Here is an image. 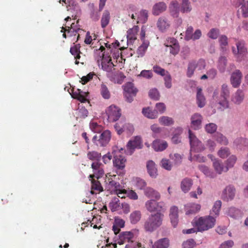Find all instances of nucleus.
Listing matches in <instances>:
<instances>
[{
	"label": "nucleus",
	"instance_id": "nucleus-21",
	"mask_svg": "<svg viewBox=\"0 0 248 248\" xmlns=\"http://www.w3.org/2000/svg\"><path fill=\"white\" fill-rule=\"evenodd\" d=\"M147 172L152 178H156L158 176V170L155 163L152 160L146 162Z\"/></svg>",
	"mask_w": 248,
	"mask_h": 248
},
{
	"label": "nucleus",
	"instance_id": "nucleus-34",
	"mask_svg": "<svg viewBox=\"0 0 248 248\" xmlns=\"http://www.w3.org/2000/svg\"><path fill=\"white\" fill-rule=\"evenodd\" d=\"M151 243L152 244V248H167L170 245L169 240L167 238L160 239L154 244L152 242Z\"/></svg>",
	"mask_w": 248,
	"mask_h": 248
},
{
	"label": "nucleus",
	"instance_id": "nucleus-51",
	"mask_svg": "<svg viewBox=\"0 0 248 248\" xmlns=\"http://www.w3.org/2000/svg\"><path fill=\"white\" fill-rule=\"evenodd\" d=\"M192 8L189 0H182L181 10L183 13H189Z\"/></svg>",
	"mask_w": 248,
	"mask_h": 248
},
{
	"label": "nucleus",
	"instance_id": "nucleus-22",
	"mask_svg": "<svg viewBox=\"0 0 248 248\" xmlns=\"http://www.w3.org/2000/svg\"><path fill=\"white\" fill-rule=\"evenodd\" d=\"M124 91L128 101L131 102L132 99L129 98V97H131V96L135 95L137 92V90L134 87L133 83L129 82L124 86Z\"/></svg>",
	"mask_w": 248,
	"mask_h": 248
},
{
	"label": "nucleus",
	"instance_id": "nucleus-18",
	"mask_svg": "<svg viewBox=\"0 0 248 248\" xmlns=\"http://www.w3.org/2000/svg\"><path fill=\"white\" fill-rule=\"evenodd\" d=\"M164 204L162 202H156L153 200L147 201L145 203L146 209L150 212L160 211L163 208Z\"/></svg>",
	"mask_w": 248,
	"mask_h": 248
},
{
	"label": "nucleus",
	"instance_id": "nucleus-19",
	"mask_svg": "<svg viewBox=\"0 0 248 248\" xmlns=\"http://www.w3.org/2000/svg\"><path fill=\"white\" fill-rule=\"evenodd\" d=\"M178 213L179 209L178 207L175 205L170 207V209L169 217L171 224L174 228L176 227L178 224Z\"/></svg>",
	"mask_w": 248,
	"mask_h": 248
},
{
	"label": "nucleus",
	"instance_id": "nucleus-8",
	"mask_svg": "<svg viewBox=\"0 0 248 248\" xmlns=\"http://www.w3.org/2000/svg\"><path fill=\"white\" fill-rule=\"evenodd\" d=\"M188 134L191 145L190 153L200 152L203 151L205 149L204 145L199 140L191 130H188Z\"/></svg>",
	"mask_w": 248,
	"mask_h": 248
},
{
	"label": "nucleus",
	"instance_id": "nucleus-16",
	"mask_svg": "<svg viewBox=\"0 0 248 248\" xmlns=\"http://www.w3.org/2000/svg\"><path fill=\"white\" fill-rule=\"evenodd\" d=\"M236 48L233 47L232 51L236 58L239 61L245 56L247 53V49L244 46L243 42L239 41L236 44Z\"/></svg>",
	"mask_w": 248,
	"mask_h": 248
},
{
	"label": "nucleus",
	"instance_id": "nucleus-45",
	"mask_svg": "<svg viewBox=\"0 0 248 248\" xmlns=\"http://www.w3.org/2000/svg\"><path fill=\"white\" fill-rule=\"evenodd\" d=\"M109 207L112 212L117 211L120 207L119 197L113 198L109 203Z\"/></svg>",
	"mask_w": 248,
	"mask_h": 248
},
{
	"label": "nucleus",
	"instance_id": "nucleus-26",
	"mask_svg": "<svg viewBox=\"0 0 248 248\" xmlns=\"http://www.w3.org/2000/svg\"><path fill=\"white\" fill-rule=\"evenodd\" d=\"M167 5L164 2H158L153 6L152 13L155 16H158L165 12L167 9Z\"/></svg>",
	"mask_w": 248,
	"mask_h": 248
},
{
	"label": "nucleus",
	"instance_id": "nucleus-49",
	"mask_svg": "<svg viewBox=\"0 0 248 248\" xmlns=\"http://www.w3.org/2000/svg\"><path fill=\"white\" fill-rule=\"evenodd\" d=\"M160 166L167 170H170L172 169L173 164L168 159L163 158L160 162Z\"/></svg>",
	"mask_w": 248,
	"mask_h": 248
},
{
	"label": "nucleus",
	"instance_id": "nucleus-59",
	"mask_svg": "<svg viewBox=\"0 0 248 248\" xmlns=\"http://www.w3.org/2000/svg\"><path fill=\"white\" fill-rule=\"evenodd\" d=\"M90 128L94 133H99L102 130V127L94 121H92L90 123Z\"/></svg>",
	"mask_w": 248,
	"mask_h": 248
},
{
	"label": "nucleus",
	"instance_id": "nucleus-38",
	"mask_svg": "<svg viewBox=\"0 0 248 248\" xmlns=\"http://www.w3.org/2000/svg\"><path fill=\"white\" fill-rule=\"evenodd\" d=\"M244 93L243 92L238 90L237 92L232 96L231 100L236 105L240 104L244 99Z\"/></svg>",
	"mask_w": 248,
	"mask_h": 248
},
{
	"label": "nucleus",
	"instance_id": "nucleus-35",
	"mask_svg": "<svg viewBox=\"0 0 248 248\" xmlns=\"http://www.w3.org/2000/svg\"><path fill=\"white\" fill-rule=\"evenodd\" d=\"M197 103L200 108L204 107L206 103L205 98L202 93V89L200 87L197 88Z\"/></svg>",
	"mask_w": 248,
	"mask_h": 248
},
{
	"label": "nucleus",
	"instance_id": "nucleus-14",
	"mask_svg": "<svg viewBox=\"0 0 248 248\" xmlns=\"http://www.w3.org/2000/svg\"><path fill=\"white\" fill-rule=\"evenodd\" d=\"M203 117L198 113H195L190 117V126L194 130H198L202 128Z\"/></svg>",
	"mask_w": 248,
	"mask_h": 248
},
{
	"label": "nucleus",
	"instance_id": "nucleus-41",
	"mask_svg": "<svg viewBox=\"0 0 248 248\" xmlns=\"http://www.w3.org/2000/svg\"><path fill=\"white\" fill-rule=\"evenodd\" d=\"M144 194L149 198H154L156 200L160 198L159 193L150 187H147L144 189Z\"/></svg>",
	"mask_w": 248,
	"mask_h": 248
},
{
	"label": "nucleus",
	"instance_id": "nucleus-24",
	"mask_svg": "<svg viewBox=\"0 0 248 248\" xmlns=\"http://www.w3.org/2000/svg\"><path fill=\"white\" fill-rule=\"evenodd\" d=\"M131 17L133 19H136L137 23H145L148 18V12L146 10H141L138 14L136 13L135 15L132 14Z\"/></svg>",
	"mask_w": 248,
	"mask_h": 248
},
{
	"label": "nucleus",
	"instance_id": "nucleus-3",
	"mask_svg": "<svg viewBox=\"0 0 248 248\" xmlns=\"http://www.w3.org/2000/svg\"><path fill=\"white\" fill-rule=\"evenodd\" d=\"M164 215L161 213L151 214L144 224L146 232H153L160 227L163 222Z\"/></svg>",
	"mask_w": 248,
	"mask_h": 248
},
{
	"label": "nucleus",
	"instance_id": "nucleus-1",
	"mask_svg": "<svg viewBox=\"0 0 248 248\" xmlns=\"http://www.w3.org/2000/svg\"><path fill=\"white\" fill-rule=\"evenodd\" d=\"M119 43L115 42L111 45L105 43V47L101 46L99 49L95 51L96 59L99 65L101 64L102 69L108 73V76L111 80L114 82L121 83V81L124 78V75L122 73H114V77L109 75L110 73L113 72L114 70V64L111 62L110 53L113 50V47L119 46Z\"/></svg>",
	"mask_w": 248,
	"mask_h": 248
},
{
	"label": "nucleus",
	"instance_id": "nucleus-57",
	"mask_svg": "<svg viewBox=\"0 0 248 248\" xmlns=\"http://www.w3.org/2000/svg\"><path fill=\"white\" fill-rule=\"evenodd\" d=\"M230 154L228 148L223 147L220 148L217 152V155L221 158H225Z\"/></svg>",
	"mask_w": 248,
	"mask_h": 248
},
{
	"label": "nucleus",
	"instance_id": "nucleus-43",
	"mask_svg": "<svg viewBox=\"0 0 248 248\" xmlns=\"http://www.w3.org/2000/svg\"><path fill=\"white\" fill-rule=\"evenodd\" d=\"M149 45V42L148 41H144L143 42L141 45L139 46L137 51L138 57H142L144 55Z\"/></svg>",
	"mask_w": 248,
	"mask_h": 248
},
{
	"label": "nucleus",
	"instance_id": "nucleus-30",
	"mask_svg": "<svg viewBox=\"0 0 248 248\" xmlns=\"http://www.w3.org/2000/svg\"><path fill=\"white\" fill-rule=\"evenodd\" d=\"M235 195V189L233 187H226L223 191L222 198L226 201L232 200Z\"/></svg>",
	"mask_w": 248,
	"mask_h": 248
},
{
	"label": "nucleus",
	"instance_id": "nucleus-23",
	"mask_svg": "<svg viewBox=\"0 0 248 248\" xmlns=\"http://www.w3.org/2000/svg\"><path fill=\"white\" fill-rule=\"evenodd\" d=\"M65 28H62L61 31L62 32H64L62 36L64 38H66V34L65 31L67 32L68 36H76L77 35V31L79 30L78 28H76V24L72 23L70 25V27L66 24L65 25Z\"/></svg>",
	"mask_w": 248,
	"mask_h": 248
},
{
	"label": "nucleus",
	"instance_id": "nucleus-61",
	"mask_svg": "<svg viewBox=\"0 0 248 248\" xmlns=\"http://www.w3.org/2000/svg\"><path fill=\"white\" fill-rule=\"evenodd\" d=\"M204 128L206 132H207L208 133L212 134L214 133L216 131L217 129V126L216 124L214 123H209L206 124L205 125Z\"/></svg>",
	"mask_w": 248,
	"mask_h": 248
},
{
	"label": "nucleus",
	"instance_id": "nucleus-36",
	"mask_svg": "<svg viewBox=\"0 0 248 248\" xmlns=\"http://www.w3.org/2000/svg\"><path fill=\"white\" fill-rule=\"evenodd\" d=\"M142 113L145 117L150 119H155L158 117V114L155 109L153 110L149 107L143 108Z\"/></svg>",
	"mask_w": 248,
	"mask_h": 248
},
{
	"label": "nucleus",
	"instance_id": "nucleus-17",
	"mask_svg": "<svg viewBox=\"0 0 248 248\" xmlns=\"http://www.w3.org/2000/svg\"><path fill=\"white\" fill-rule=\"evenodd\" d=\"M201 209L200 204L193 202H189L184 205V210L186 216L195 214L199 212Z\"/></svg>",
	"mask_w": 248,
	"mask_h": 248
},
{
	"label": "nucleus",
	"instance_id": "nucleus-40",
	"mask_svg": "<svg viewBox=\"0 0 248 248\" xmlns=\"http://www.w3.org/2000/svg\"><path fill=\"white\" fill-rule=\"evenodd\" d=\"M192 185L193 182L191 179L185 178L181 183V188L183 192L186 193L190 189Z\"/></svg>",
	"mask_w": 248,
	"mask_h": 248
},
{
	"label": "nucleus",
	"instance_id": "nucleus-9",
	"mask_svg": "<svg viewBox=\"0 0 248 248\" xmlns=\"http://www.w3.org/2000/svg\"><path fill=\"white\" fill-rule=\"evenodd\" d=\"M142 142L140 136H135L132 138L126 144V150H124L125 154L131 155L136 149H141Z\"/></svg>",
	"mask_w": 248,
	"mask_h": 248
},
{
	"label": "nucleus",
	"instance_id": "nucleus-60",
	"mask_svg": "<svg viewBox=\"0 0 248 248\" xmlns=\"http://www.w3.org/2000/svg\"><path fill=\"white\" fill-rule=\"evenodd\" d=\"M216 139L217 141L220 143L224 145H227L228 143V141L226 138L223 136L222 134L217 133L216 134Z\"/></svg>",
	"mask_w": 248,
	"mask_h": 248
},
{
	"label": "nucleus",
	"instance_id": "nucleus-42",
	"mask_svg": "<svg viewBox=\"0 0 248 248\" xmlns=\"http://www.w3.org/2000/svg\"><path fill=\"white\" fill-rule=\"evenodd\" d=\"M141 214L140 211L135 210L132 212L129 216V219L132 224L137 223L141 219Z\"/></svg>",
	"mask_w": 248,
	"mask_h": 248
},
{
	"label": "nucleus",
	"instance_id": "nucleus-53",
	"mask_svg": "<svg viewBox=\"0 0 248 248\" xmlns=\"http://www.w3.org/2000/svg\"><path fill=\"white\" fill-rule=\"evenodd\" d=\"M100 93L105 99H108L110 97V93L107 87L104 84H101L100 87Z\"/></svg>",
	"mask_w": 248,
	"mask_h": 248
},
{
	"label": "nucleus",
	"instance_id": "nucleus-47",
	"mask_svg": "<svg viewBox=\"0 0 248 248\" xmlns=\"http://www.w3.org/2000/svg\"><path fill=\"white\" fill-rule=\"evenodd\" d=\"M169 9L172 15L173 16H177V14L179 11V6L177 0L172 1L169 6Z\"/></svg>",
	"mask_w": 248,
	"mask_h": 248
},
{
	"label": "nucleus",
	"instance_id": "nucleus-4",
	"mask_svg": "<svg viewBox=\"0 0 248 248\" xmlns=\"http://www.w3.org/2000/svg\"><path fill=\"white\" fill-rule=\"evenodd\" d=\"M217 93L215 92L213 94L214 98L217 100L219 105V108L224 110L229 107L228 98L230 95V91L228 86L223 84L221 86V94L219 96L217 95Z\"/></svg>",
	"mask_w": 248,
	"mask_h": 248
},
{
	"label": "nucleus",
	"instance_id": "nucleus-12",
	"mask_svg": "<svg viewBox=\"0 0 248 248\" xmlns=\"http://www.w3.org/2000/svg\"><path fill=\"white\" fill-rule=\"evenodd\" d=\"M110 138V131L106 130L98 137L96 135L94 136L93 138V141L97 145L104 146L109 142Z\"/></svg>",
	"mask_w": 248,
	"mask_h": 248
},
{
	"label": "nucleus",
	"instance_id": "nucleus-5",
	"mask_svg": "<svg viewBox=\"0 0 248 248\" xmlns=\"http://www.w3.org/2000/svg\"><path fill=\"white\" fill-rule=\"evenodd\" d=\"M124 152L123 148L118 145H115L112 147V154L113 155L114 166L119 170H123L125 167L126 159L121 155Z\"/></svg>",
	"mask_w": 248,
	"mask_h": 248
},
{
	"label": "nucleus",
	"instance_id": "nucleus-29",
	"mask_svg": "<svg viewBox=\"0 0 248 248\" xmlns=\"http://www.w3.org/2000/svg\"><path fill=\"white\" fill-rule=\"evenodd\" d=\"M152 147L155 151L161 152L167 148L168 143L165 140H155L152 143Z\"/></svg>",
	"mask_w": 248,
	"mask_h": 248
},
{
	"label": "nucleus",
	"instance_id": "nucleus-63",
	"mask_svg": "<svg viewBox=\"0 0 248 248\" xmlns=\"http://www.w3.org/2000/svg\"><path fill=\"white\" fill-rule=\"evenodd\" d=\"M196 68V70L202 71L205 68V62L203 60H200L198 62H193Z\"/></svg>",
	"mask_w": 248,
	"mask_h": 248
},
{
	"label": "nucleus",
	"instance_id": "nucleus-31",
	"mask_svg": "<svg viewBox=\"0 0 248 248\" xmlns=\"http://www.w3.org/2000/svg\"><path fill=\"white\" fill-rule=\"evenodd\" d=\"M88 94V92H83L80 89H77V91L73 93L72 96L73 98L78 99L81 102H85L87 100Z\"/></svg>",
	"mask_w": 248,
	"mask_h": 248
},
{
	"label": "nucleus",
	"instance_id": "nucleus-32",
	"mask_svg": "<svg viewBox=\"0 0 248 248\" xmlns=\"http://www.w3.org/2000/svg\"><path fill=\"white\" fill-rule=\"evenodd\" d=\"M183 129L181 127L175 128L173 132L171 141L174 144H178L181 142V135L182 134Z\"/></svg>",
	"mask_w": 248,
	"mask_h": 248
},
{
	"label": "nucleus",
	"instance_id": "nucleus-48",
	"mask_svg": "<svg viewBox=\"0 0 248 248\" xmlns=\"http://www.w3.org/2000/svg\"><path fill=\"white\" fill-rule=\"evenodd\" d=\"M109 19V13L107 11H105L102 15L101 20V26L102 28L106 27L108 24Z\"/></svg>",
	"mask_w": 248,
	"mask_h": 248
},
{
	"label": "nucleus",
	"instance_id": "nucleus-39",
	"mask_svg": "<svg viewBox=\"0 0 248 248\" xmlns=\"http://www.w3.org/2000/svg\"><path fill=\"white\" fill-rule=\"evenodd\" d=\"M139 30L138 26H134L132 28L129 29L127 32V38L129 41L135 40L137 38V34Z\"/></svg>",
	"mask_w": 248,
	"mask_h": 248
},
{
	"label": "nucleus",
	"instance_id": "nucleus-44",
	"mask_svg": "<svg viewBox=\"0 0 248 248\" xmlns=\"http://www.w3.org/2000/svg\"><path fill=\"white\" fill-rule=\"evenodd\" d=\"M227 214L228 216L234 218H238L242 216V212L240 210L234 207L230 208L228 209Z\"/></svg>",
	"mask_w": 248,
	"mask_h": 248
},
{
	"label": "nucleus",
	"instance_id": "nucleus-37",
	"mask_svg": "<svg viewBox=\"0 0 248 248\" xmlns=\"http://www.w3.org/2000/svg\"><path fill=\"white\" fill-rule=\"evenodd\" d=\"M159 123L164 126H170L174 124V121L172 117L167 116H162L158 119Z\"/></svg>",
	"mask_w": 248,
	"mask_h": 248
},
{
	"label": "nucleus",
	"instance_id": "nucleus-7",
	"mask_svg": "<svg viewBox=\"0 0 248 248\" xmlns=\"http://www.w3.org/2000/svg\"><path fill=\"white\" fill-rule=\"evenodd\" d=\"M114 127L117 133L119 135L123 134L130 136L134 131L133 125L124 120L117 122Z\"/></svg>",
	"mask_w": 248,
	"mask_h": 248
},
{
	"label": "nucleus",
	"instance_id": "nucleus-25",
	"mask_svg": "<svg viewBox=\"0 0 248 248\" xmlns=\"http://www.w3.org/2000/svg\"><path fill=\"white\" fill-rule=\"evenodd\" d=\"M242 77V73L239 70H236L232 73L230 80L233 87L236 88L240 85Z\"/></svg>",
	"mask_w": 248,
	"mask_h": 248
},
{
	"label": "nucleus",
	"instance_id": "nucleus-15",
	"mask_svg": "<svg viewBox=\"0 0 248 248\" xmlns=\"http://www.w3.org/2000/svg\"><path fill=\"white\" fill-rule=\"evenodd\" d=\"M208 157L211 159L214 170L217 173L220 174L228 170V168L223 165L220 160L216 158L212 155H209Z\"/></svg>",
	"mask_w": 248,
	"mask_h": 248
},
{
	"label": "nucleus",
	"instance_id": "nucleus-46",
	"mask_svg": "<svg viewBox=\"0 0 248 248\" xmlns=\"http://www.w3.org/2000/svg\"><path fill=\"white\" fill-rule=\"evenodd\" d=\"M221 206V202L220 201H216L213 207L212 208L211 211H210V214L212 215H216L217 216L219 215V211L220 210Z\"/></svg>",
	"mask_w": 248,
	"mask_h": 248
},
{
	"label": "nucleus",
	"instance_id": "nucleus-20",
	"mask_svg": "<svg viewBox=\"0 0 248 248\" xmlns=\"http://www.w3.org/2000/svg\"><path fill=\"white\" fill-rule=\"evenodd\" d=\"M235 5L239 7L238 11L242 14L244 17H248V1L236 0Z\"/></svg>",
	"mask_w": 248,
	"mask_h": 248
},
{
	"label": "nucleus",
	"instance_id": "nucleus-2",
	"mask_svg": "<svg viewBox=\"0 0 248 248\" xmlns=\"http://www.w3.org/2000/svg\"><path fill=\"white\" fill-rule=\"evenodd\" d=\"M216 222V218L208 215L194 218L192 224L197 228L198 231L203 232L213 228Z\"/></svg>",
	"mask_w": 248,
	"mask_h": 248
},
{
	"label": "nucleus",
	"instance_id": "nucleus-52",
	"mask_svg": "<svg viewBox=\"0 0 248 248\" xmlns=\"http://www.w3.org/2000/svg\"><path fill=\"white\" fill-rule=\"evenodd\" d=\"M155 110L158 115L163 114L166 110V106L163 103H157L155 105Z\"/></svg>",
	"mask_w": 248,
	"mask_h": 248
},
{
	"label": "nucleus",
	"instance_id": "nucleus-13",
	"mask_svg": "<svg viewBox=\"0 0 248 248\" xmlns=\"http://www.w3.org/2000/svg\"><path fill=\"white\" fill-rule=\"evenodd\" d=\"M108 119L111 122L118 120L121 115V109L115 105H111L106 109Z\"/></svg>",
	"mask_w": 248,
	"mask_h": 248
},
{
	"label": "nucleus",
	"instance_id": "nucleus-64",
	"mask_svg": "<svg viewBox=\"0 0 248 248\" xmlns=\"http://www.w3.org/2000/svg\"><path fill=\"white\" fill-rule=\"evenodd\" d=\"M227 60L225 57H220L218 61V68L221 72H223L226 66Z\"/></svg>",
	"mask_w": 248,
	"mask_h": 248
},
{
	"label": "nucleus",
	"instance_id": "nucleus-62",
	"mask_svg": "<svg viewBox=\"0 0 248 248\" xmlns=\"http://www.w3.org/2000/svg\"><path fill=\"white\" fill-rule=\"evenodd\" d=\"M138 77H141L145 79H150L153 77V73L150 70H143L138 75Z\"/></svg>",
	"mask_w": 248,
	"mask_h": 248
},
{
	"label": "nucleus",
	"instance_id": "nucleus-54",
	"mask_svg": "<svg viewBox=\"0 0 248 248\" xmlns=\"http://www.w3.org/2000/svg\"><path fill=\"white\" fill-rule=\"evenodd\" d=\"M124 198L125 197V195H126L127 197L132 200H137L139 198V196L137 193L134 190L129 189V190H125L124 192Z\"/></svg>",
	"mask_w": 248,
	"mask_h": 248
},
{
	"label": "nucleus",
	"instance_id": "nucleus-33",
	"mask_svg": "<svg viewBox=\"0 0 248 248\" xmlns=\"http://www.w3.org/2000/svg\"><path fill=\"white\" fill-rule=\"evenodd\" d=\"M125 222L124 221L118 217H115L114 221L112 227V230L115 233L117 234L120 231L121 228L124 227Z\"/></svg>",
	"mask_w": 248,
	"mask_h": 248
},
{
	"label": "nucleus",
	"instance_id": "nucleus-11",
	"mask_svg": "<svg viewBox=\"0 0 248 248\" xmlns=\"http://www.w3.org/2000/svg\"><path fill=\"white\" fill-rule=\"evenodd\" d=\"M166 47V50L174 56L177 55L180 51V46L177 40L173 38L167 39L164 44Z\"/></svg>",
	"mask_w": 248,
	"mask_h": 248
},
{
	"label": "nucleus",
	"instance_id": "nucleus-55",
	"mask_svg": "<svg viewBox=\"0 0 248 248\" xmlns=\"http://www.w3.org/2000/svg\"><path fill=\"white\" fill-rule=\"evenodd\" d=\"M195 153H190V159L191 161H196L199 162L205 161L206 158L201 154L195 155Z\"/></svg>",
	"mask_w": 248,
	"mask_h": 248
},
{
	"label": "nucleus",
	"instance_id": "nucleus-10",
	"mask_svg": "<svg viewBox=\"0 0 248 248\" xmlns=\"http://www.w3.org/2000/svg\"><path fill=\"white\" fill-rule=\"evenodd\" d=\"M108 187L111 194L117 195L119 198H124V192L125 189L119 183L111 179V180L109 182Z\"/></svg>",
	"mask_w": 248,
	"mask_h": 248
},
{
	"label": "nucleus",
	"instance_id": "nucleus-6",
	"mask_svg": "<svg viewBox=\"0 0 248 248\" xmlns=\"http://www.w3.org/2000/svg\"><path fill=\"white\" fill-rule=\"evenodd\" d=\"M133 236V234L131 232H124L114 238V241L119 245L129 242V243L125 246V248H139L138 244L133 243L132 240Z\"/></svg>",
	"mask_w": 248,
	"mask_h": 248
},
{
	"label": "nucleus",
	"instance_id": "nucleus-58",
	"mask_svg": "<svg viewBox=\"0 0 248 248\" xmlns=\"http://www.w3.org/2000/svg\"><path fill=\"white\" fill-rule=\"evenodd\" d=\"M149 96L152 99L158 100L160 98V93L157 89L153 88L149 91Z\"/></svg>",
	"mask_w": 248,
	"mask_h": 248
},
{
	"label": "nucleus",
	"instance_id": "nucleus-50",
	"mask_svg": "<svg viewBox=\"0 0 248 248\" xmlns=\"http://www.w3.org/2000/svg\"><path fill=\"white\" fill-rule=\"evenodd\" d=\"M170 158L174 165H178L182 162V157L178 154H171L170 155Z\"/></svg>",
	"mask_w": 248,
	"mask_h": 248
},
{
	"label": "nucleus",
	"instance_id": "nucleus-27",
	"mask_svg": "<svg viewBox=\"0 0 248 248\" xmlns=\"http://www.w3.org/2000/svg\"><path fill=\"white\" fill-rule=\"evenodd\" d=\"M92 167L93 170V174L90 175V178L93 177L98 179L101 177L104 174V172L100 167V164L97 162H94L92 164Z\"/></svg>",
	"mask_w": 248,
	"mask_h": 248
},
{
	"label": "nucleus",
	"instance_id": "nucleus-28",
	"mask_svg": "<svg viewBox=\"0 0 248 248\" xmlns=\"http://www.w3.org/2000/svg\"><path fill=\"white\" fill-rule=\"evenodd\" d=\"M156 25L160 31L165 32L170 28V24L166 18L162 17L157 20Z\"/></svg>",
	"mask_w": 248,
	"mask_h": 248
},
{
	"label": "nucleus",
	"instance_id": "nucleus-56",
	"mask_svg": "<svg viewBox=\"0 0 248 248\" xmlns=\"http://www.w3.org/2000/svg\"><path fill=\"white\" fill-rule=\"evenodd\" d=\"M80 46L79 44H77L72 46L70 49L71 53L74 56L76 59H79L80 58Z\"/></svg>",
	"mask_w": 248,
	"mask_h": 248
}]
</instances>
